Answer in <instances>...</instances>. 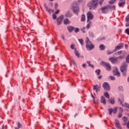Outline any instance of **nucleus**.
Listing matches in <instances>:
<instances>
[{"label": "nucleus", "mask_w": 129, "mask_h": 129, "mask_svg": "<svg viewBox=\"0 0 129 129\" xmlns=\"http://www.w3.org/2000/svg\"><path fill=\"white\" fill-rule=\"evenodd\" d=\"M86 47L87 50H89V51H91V50H93V49H94V45L92 44V42L90 41L89 40V38L88 37H87L86 38Z\"/></svg>", "instance_id": "nucleus-1"}, {"label": "nucleus", "mask_w": 129, "mask_h": 129, "mask_svg": "<svg viewBox=\"0 0 129 129\" xmlns=\"http://www.w3.org/2000/svg\"><path fill=\"white\" fill-rule=\"evenodd\" d=\"M98 0H92L88 4L89 10H95L97 8Z\"/></svg>", "instance_id": "nucleus-2"}, {"label": "nucleus", "mask_w": 129, "mask_h": 129, "mask_svg": "<svg viewBox=\"0 0 129 129\" xmlns=\"http://www.w3.org/2000/svg\"><path fill=\"white\" fill-rule=\"evenodd\" d=\"M126 70H127V64L124 62L120 67V71L122 72L123 76H126Z\"/></svg>", "instance_id": "nucleus-3"}, {"label": "nucleus", "mask_w": 129, "mask_h": 129, "mask_svg": "<svg viewBox=\"0 0 129 129\" xmlns=\"http://www.w3.org/2000/svg\"><path fill=\"white\" fill-rule=\"evenodd\" d=\"M100 64V65H102V66L105 67L107 71H110V70H111V67L109 63L101 61Z\"/></svg>", "instance_id": "nucleus-4"}, {"label": "nucleus", "mask_w": 129, "mask_h": 129, "mask_svg": "<svg viewBox=\"0 0 129 129\" xmlns=\"http://www.w3.org/2000/svg\"><path fill=\"white\" fill-rule=\"evenodd\" d=\"M87 23H88L89 21H91L92 20H93V18H94V16H93V14L90 11L87 13Z\"/></svg>", "instance_id": "nucleus-5"}, {"label": "nucleus", "mask_w": 129, "mask_h": 129, "mask_svg": "<svg viewBox=\"0 0 129 129\" xmlns=\"http://www.w3.org/2000/svg\"><path fill=\"white\" fill-rule=\"evenodd\" d=\"M102 86L104 88V90H105V91H109V90H110V87L109 86V85L108 84V83H103Z\"/></svg>", "instance_id": "nucleus-6"}, {"label": "nucleus", "mask_w": 129, "mask_h": 129, "mask_svg": "<svg viewBox=\"0 0 129 129\" xmlns=\"http://www.w3.org/2000/svg\"><path fill=\"white\" fill-rule=\"evenodd\" d=\"M72 10H73L74 14H76V15H78L80 11L79 7L78 6H73L72 8Z\"/></svg>", "instance_id": "nucleus-7"}, {"label": "nucleus", "mask_w": 129, "mask_h": 129, "mask_svg": "<svg viewBox=\"0 0 129 129\" xmlns=\"http://www.w3.org/2000/svg\"><path fill=\"white\" fill-rule=\"evenodd\" d=\"M108 110L109 111V114L110 115H111V114L112 113V112H113L114 114H115V113H116L117 111V107H114L113 109L110 108V109H108Z\"/></svg>", "instance_id": "nucleus-8"}, {"label": "nucleus", "mask_w": 129, "mask_h": 129, "mask_svg": "<svg viewBox=\"0 0 129 129\" xmlns=\"http://www.w3.org/2000/svg\"><path fill=\"white\" fill-rule=\"evenodd\" d=\"M64 19V16L63 15L60 16L58 18H57V26H59V25H61L62 24V21H63V19Z\"/></svg>", "instance_id": "nucleus-9"}, {"label": "nucleus", "mask_w": 129, "mask_h": 129, "mask_svg": "<svg viewBox=\"0 0 129 129\" xmlns=\"http://www.w3.org/2000/svg\"><path fill=\"white\" fill-rule=\"evenodd\" d=\"M118 5L120 8H123L125 6V0H119Z\"/></svg>", "instance_id": "nucleus-10"}, {"label": "nucleus", "mask_w": 129, "mask_h": 129, "mask_svg": "<svg viewBox=\"0 0 129 129\" xmlns=\"http://www.w3.org/2000/svg\"><path fill=\"white\" fill-rule=\"evenodd\" d=\"M123 47V43H120L119 44H118L114 49V51L116 52L118 50H120V49H122V47Z\"/></svg>", "instance_id": "nucleus-11"}, {"label": "nucleus", "mask_w": 129, "mask_h": 129, "mask_svg": "<svg viewBox=\"0 0 129 129\" xmlns=\"http://www.w3.org/2000/svg\"><path fill=\"white\" fill-rule=\"evenodd\" d=\"M101 11L102 13V14H107L108 12V8H107V6H105L104 7H102L101 8Z\"/></svg>", "instance_id": "nucleus-12"}, {"label": "nucleus", "mask_w": 129, "mask_h": 129, "mask_svg": "<svg viewBox=\"0 0 129 129\" xmlns=\"http://www.w3.org/2000/svg\"><path fill=\"white\" fill-rule=\"evenodd\" d=\"M114 124H115V126L117 127V128L121 129L120 124H119V121H118L117 119H115Z\"/></svg>", "instance_id": "nucleus-13"}, {"label": "nucleus", "mask_w": 129, "mask_h": 129, "mask_svg": "<svg viewBox=\"0 0 129 129\" xmlns=\"http://www.w3.org/2000/svg\"><path fill=\"white\" fill-rule=\"evenodd\" d=\"M93 90H95L96 92H98V91H100V86L96 85H93Z\"/></svg>", "instance_id": "nucleus-14"}, {"label": "nucleus", "mask_w": 129, "mask_h": 129, "mask_svg": "<svg viewBox=\"0 0 129 129\" xmlns=\"http://www.w3.org/2000/svg\"><path fill=\"white\" fill-rule=\"evenodd\" d=\"M113 74L114 75H116L118 77L120 76V73L118 72V69L117 68H116L115 70L113 71Z\"/></svg>", "instance_id": "nucleus-15"}, {"label": "nucleus", "mask_w": 129, "mask_h": 129, "mask_svg": "<svg viewBox=\"0 0 129 129\" xmlns=\"http://www.w3.org/2000/svg\"><path fill=\"white\" fill-rule=\"evenodd\" d=\"M44 7L46 11L49 14V15H51V9L48 8V6H47V5L46 4H44Z\"/></svg>", "instance_id": "nucleus-16"}, {"label": "nucleus", "mask_w": 129, "mask_h": 129, "mask_svg": "<svg viewBox=\"0 0 129 129\" xmlns=\"http://www.w3.org/2000/svg\"><path fill=\"white\" fill-rule=\"evenodd\" d=\"M74 29H75L74 28V27L72 26H69L68 27V30L69 33H72V32H73V31H74Z\"/></svg>", "instance_id": "nucleus-17"}, {"label": "nucleus", "mask_w": 129, "mask_h": 129, "mask_svg": "<svg viewBox=\"0 0 129 129\" xmlns=\"http://www.w3.org/2000/svg\"><path fill=\"white\" fill-rule=\"evenodd\" d=\"M101 103H103L104 105H105V104H106V100H105V97H104V96L101 97Z\"/></svg>", "instance_id": "nucleus-18"}, {"label": "nucleus", "mask_w": 129, "mask_h": 129, "mask_svg": "<svg viewBox=\"0 0 129 129\" xmlns=\"http://www.w3.org/2000/svg\"><path fill=\"white\" fill-rule=\"evenodd\" d=\"M109 60L111 63H116L117 61V58H114V57H111L109 58Z\"/></svg>", "instance_id": "nucleus-19"}, {"label": "nucleus", "mask_w": 129, "mask_h": 129, "mask_svg": "<svg viewBox=\"0 0 129 129\" xmlns=\"http://www.w3.org/2000/svg\"><path fill=\"white\" fill-rule=\"evenodd\" d=\"M122 120H123V125H126V121H127V118L125 117V116L122 117Z\"/></svg>", "instance_id": "nucleus-20"}, {"label": "nucleus", "mask_w": 129, "mask_h": 129, "mask_svg": "<svg viewBox=\"0 0 129 129\" xmlns=\"http://www.w3.org/2000/svg\"><path fill=\"white\" fill-rule=\"evenodd\" d=\"M107 8H108V10H114L115 9V6L114 5H107Z\"/></svg>", "instance_id": "nucleus-21"}, {"label": "nucleus", "mask_w": 129, "mask_h": 129, "mask_svg": "<svg viewBox=\"0 0 129 129\" xmlns=\"http://www.w3.org/2000/svg\"><path fill=\"white\" fill-rule=\"evenodd\" d=\"M63 24H64V25H69V24H70V21H69L68 19L66 18L64 20Z\"/></svg>", "instance_id": "nucleus-22"}, {"label": "nucleus", "mask_w": 129, "mask_h": 129, "mask_svg": "<svg viewBox=\"0 0 129 129\" xmlns=\"http://www.w3.org/2000/svg\"><path fill=\"white\" fill-rule=\"evenodd\" d=\"M109 102H110L111 104H114L115 103L114 98H111L109 100Z\"/></svg>", "instance_id": "nucleus-23"}, {"label": "nucleus", "mask_w": 129, "mask_h": 129, "mask_svg": "<svg viewBox=\"0 0 129 129\" xmlns=\"http://www.w3.org/2000/svg\"><path fill=\"white\" fill-rule=\"evenodd\" d=\"M99 48L101 51H103L105 49V46L103 44H101L99 46Z\"/></svg>", "instance_id": "nucleus-24"}, {"label": "nucleus", "mask_w": 129, "mask_h": 129, "mask_svg": "<svg viewBox=\"0 0 129 129\" xmlns=\"http://www.w3.org/2000/svg\"><path fill=\"white\" fill-rule=\"evenodd\" d=\"M75 54L78 57V58H80V54H79V53L78 52V51L77 50H76L75 51Z\"/></svg>", "instance_id": "nucleus-25"}, {"label": "nucleus", "mask_w": 129, "mask_h": 129, "mask_svg": "<svg viewBox=\"0 0 129 129\" xmlns=\"http://www.w3.org/2000/svg\"><path fill=\"white\" fill-rule=\"evenodd\" d=\"M81 22H84L85 21V15H82L81 19Z\"/></svg>", "instance_id": "nucleus-26"}, {"label": "nucleus", "mask_w": 129, "mask_h": 129, "mask_svg": "<svg viewBox=\"0 0 129 129\" xmlns=\"http://www.w3.org/2000/svg\"><path fill=\"white\" fill-rule=\"evenodd\" d=\"M104 96L106 97V98H109V94L108 92H105L104 94Z\"/></svg>", "instance_id": "nucleus-27"}, {"label": "nucleus", "mask_w": 129, "mask_h": 129, "mask_svg": "<svg viewBox=\"0 0 129 129\" xmlns=\"http://www.w3.org/2000/svg\"><path fill=\"white\" fill-rule=\"evenodd\" d=\"M114 49L112 51H110V50H107V53L108 54V55H110V54H112L113 53H114Z\"/></svg>", "instance_id": "nucleus-28"}, {"label": "nucleus", "mask_w": 129, "mask_h": 129, "mask_svg": "<svg viewBox=\"0 0 129 129\" xmlns=\"http://www.w3.org/2000/svg\"><path fill=\"white\" fill-rule=\"evenodd\" d=\"M66 16L67 17V18H71V17H72V14H71V13H68L66 15Z\"/></svg>", "instance_id": "nucleus-29"}, {"label": "nucleus", "mask_w": 129, "mask_h": 129, "mask_svg": "<svg viewBox=\"0 0 129 129\" xmlns=\"http://www.w3.org/2000/svg\"><path fill=\"white\" fill-rule=\"evenodd\" d=\"M87 64H88L90 67H92V68H94V66L90 64V61H87Z\"/></svg>", "instance_id": "nucleus-30"}, {"label": "nucleus", "mask_w": 129, "mask_h": 129, "mask_svg": "<svg viewBox=\"0 0 129 129\" xmlns=\"http://www.w3.org/2000/svg\"><path fill=\"white\" fill-rule=\"evenodd\" d=\"M89 35H90L91 38H93H93H94V34H93V32H90Z\"/></svg>", "instance_id": "nucleus-31"}, {"label": "nucleus", "mask_w": 129, "mask_h": 129, "mask_svg": "<svg viewBox=\"0 0 129 129\" xmlns=\"http://www.w3.org/2000/svg\"><path fill=\"white\" fill-rule=\"evenodd\" d=\"M90 25H91V22L89 21V23L86 26V28L88 29V30L89 29V28H90Z\"/></svg>", "instance_id": "nucleus-32"}, {"label": "nucleus", "mask_w": 129, "mask_h": 129, "mask_svg": "<svg viewBox=\"0 0 129 129\" xmlns=\"http://www.w3.org/2000/svg\"><path fill=\"white\" fill-rule=\"evenodd\" d=\"M125 61H126V63H129V54L126 57Z\"/></svg>", "instance_id": "nucleus-33"}, {"label": "nucleus", "mask_w": 129, "mask_h": 129, "mask_svg": "<svg viewBox=\"0 0 129 129\" xmlns=\"http://www.w3.org/2000/svg\"><path fill=\"white\" fill-rule=\"evenodd\" d=\"M122 106H125V107H126V108H129V104L127 103H125L124 105H122Z\"/></svg>", "instance_id": "nucleus-34"}, {"label": "nucleus", "mask_w": 129, "mask_h": 129, "mask_svg": "<svg viewBox=\"0 0 129 129\" xmlns=\"http://www.w3.org/2000/svg\"><path fill=\"white\" fill-rule=\"evenodd\" d=\"M115 1L116 0H111L109 2V4H110V5H112L114 4V2H115Z\"/></svg>", "instance_id": "nucleus-35"}, {"label": "nucleus", "mask_w": 129, "mask_h": 129, "mask_svg": "<svg viewBox=\"0 0 129 129\" xmlns=\"http://www.w3.org/2000/svg\"><path fill=\"white\" fill-rule=\"evenodd\" d=\"M52 18L53 20H56V19H57V16H56V14H52Z\"/></svg>", "instance_id": "nucleus-36"}, {"label": "nucleus", "mask_w": 129, "mask_h": 129, "mask_svg": "<svg viewBox=\"0 0 129 129\" xmlns=\"http://www.w3.org/2000/svg\"><path fill=\"white\" fill-rule=\"evenodd\" d=\"M122 50L119 51L116 53V55H120V54H122Z\"/></svg>", "instance_id": "nucleus-37"}, {"label": "nucleus", "mask_w": 129, "mask_h": 129, "mask_svg": "<svg viewBox=\"0 0 129 129\" xmlns=\"http://www.w3.org/2000/svg\"><path fill=\"white\" fill-rule=\"evenodd\" d=\"M78 41L79 42H80L81 45H83V39H78Z\"/></svg>", "instance_id": "nucleus-38"}, {"label": "nucleus", "mask_w": 129, "mask_h": 129, "mask_svg": "<svg viewBox=\"0 0 129 129\" xmlns=\"http://www.w3.org/2000/svg\"><path fill=\"white\" fill-rule=\"evenodd\" d=\"M17 125H18V128H21V127H22V124L20 123V122H18L17 123Z\"/></svg>", "instance_id": "nucleus-39"}, {"label": "nucleus", "mask_w": 129, "mask_h": 129, "mask_svg": "<svg viewBox=\"0 0 129 129\" xmlns=\"http://www.w3.org/2000/svg\"><path fill=\"white\" fill-rule=\"evenodd\" d=\"M54 9L55 10H57V9H58V3H55Z\"/></svg>", "instance_id": "nucleus-40"}, {"label": "nucleus", "mask_w": 129, "mask_h": 129, "mask_svg": "<svg viewBox=\"0 0 129 129\" xmlns=\"http://www.w3.org/2000/svg\"><path fill=\"white\" fill-rule=\"evenodd\" d=\"M109 78L110 79H111V80H113V81L115 80V78H114V77L113 76H110Z\"/></svg>", "instance_id": "nucleus-41"}, {"label": "nucleus", "mask_w": 129, "mask_h": 129, "mask_svg": "<svg viewBox=\"0 0 129 129\" xmlns=\"http://www.w3.org/2000/svg\"><path fill=\"white\" fill-rule=\"evenodd\" d=\"M125 32L129 36V28L125 29Z\"/></svg>", "instance_id": "nucleus-42"}, {"label": "nucleus", "mask_w": 129, "mask_h": 129, "mask_svg": "<svg viewBox=\"0 0 129 129\" xmlns=\"http://www.w3.org/2000/svg\"><path fill=\"white\" fill-rule=\"evenodd\" d=\"M96 73L97 74V75H99L100 74V70H96Z\"/></svg>", "instance_id": "nucleus-43"}, {"label": "nucleus", "mask_w": 129, "mask_h": 129, "mask_svg": "<svg viewBox=\"0 0 129 129\" xmlns=\"http://www.w3.org/2000/svg\"><path fill=\"white\" fill-rule=\"evenodd\" d=\"M75 33H78V32H79V28H75Z\"/></svg>", "instance_id": "nucleus-44"}, {"label": "nucleus", "mask_w": 129, "mask_h": 129, "mask_svg": "<svg viewBox=\"0 0 129 129\" xmlns=\"http://www.w3.org/2000/svg\"><path fill=\"white\" fill-rule=\"evenodd\" d=\"M60 13V10H57L54 13L55 15H58Z\"/></svg>", "instance_id": "nucleus-45"}, {"label": "nucleus", "mask_w": 129, "mask_h": 129, "mask_svg": "<svg viewBox=\"0 0 129 129\" xmlns=\"http://www.w3.org/2000/svg\"><path fill=\"white\" fill-rule=\"evenodd\" d=\"M127 128L129 129V120L126 123Z\"/></svg>", "instance_id": "nucleus-46"}, {"label": "nucleus", "mask_w": 129, "mask_h": 129, "mask_svg": "<svg viewBox=\"0 0 129 129\" xmlns=\"http://www.w3.org/2000/svg\"><path fill=\"white\" fill-rule=\"evenodd\" d=\"M118 89H119V90L122 91V90H123V88L122 86H119Z\"/></svg>", "instance_id": "nucleus-47"}, {"label": "nucleus", "mask_w": 129, "mask_h": 129, "mask_svg": "<svg viewBox=\"0 0 129 129\" xmlns=\"http://www.w3.org/2000/svg\"><path fill=\"white\" fill-rule=\"evenodd\" d=\"M104 1V0H100L99 1V4L101 6Z\"/></svg>", "instance_id": "nucleus-48"}, {"label": "nucleus", "mask_w": 129, "mask_h": 129, "mask_svg": "<svg viewBox=\"0 0 129 129\" xmlns=\"http://www.w3.org/2000/svg\"><path fill=\"white\" fill-rule=\"evenodd\" d=\"M122 116V114H121V113H119L118 114L119 118H120V117H121Z\"/></svg>", "instance_id": "nucleus-49"}, {"label": "nucleus", "mask_w": 129, "mask_h": 129, "mask_svg": "<svg viewBox=\"0 0 129 129\" xmlns=\"http://www.w3.org/2000/svg\"><path fill=\"white\" fill-rule=\"evenodd\" d=\"M119 110L120 112H122L123 111V110L122 109V108L120 107L119 108Z\"/></svg>", "instance_id": "nucleus-50"}, {"label": "nucleus", "mask_w": 129, "mask_h": 129, "mask_svg": "<svg viewBox=\"0 0 129 129\" xmlns=\"http://www.w3.org/2000/svg\"><path fill=\"white\" fill-rule=\"evenodd\" d=\"M82 2H83V0H78V4H80V3H82Z\"/></svg>", "instance_id": "nucleus-51"}, {"label": "nucleus", "mask_w": 129, "mask_h": 129, "mask_svg": "<svg viewBox=\"0 0 129 129\" xmlns=\"http://www.w3.org/2000/svg\"><path fill=\"white\" fill-rule=\"evenodd\" d=\"M71 49H74V44H72L71 45Z\"/></svg>", "instance_id": "nucleus-52"}, {"label": "nucleus", "mask_w": 129, "mask_h": 129, "mask_svg": "<svg viewBox=\"0 0 129 129\" xmlns=\"http://www.w3.org/2000/svg\"><path fill=\"white\" fill-rule=\"evenodd\" d=\"M83 68H85L86 67V64L85 63L83 64L82 65Z\"/></svg>", "instance_id": "nucleus-53"}, {"label": "nucleus", "mask_w": 129, "mask_h": 129, "mask_svg": "<svg viewBox=\"0 0 129 129\" xmlns=\"http://www.w3.org/2000/svg\"><path fill=\"white\" fill-rule=\"evenodd\" d=\"M117 59H120V60H122V56H119V57H117Z\"/></svg>", "instance_id": "nucleus-54"}, {"label": "nucleus", "mask_w": 129, "mask_h": 129, "mask_svg": "<svg viewBox=\"0 0 129 129\" xmlns=\"http://www.w3.org/2000/svg\"><path fill=\"white\" fill-rule=\"evenodd\" d=\"M103 39H104V38L98 39V42H99V41H101V40H103Z\"/></svg>", "instance_id": "nucleus-55"}, {"label": "nucleus", "mask_w": 129, "mask_h": 129, "mask_svg": "<svg viewBox=\"0 0 129 129\" xmlns=\"http://www.w3.org/2000/svg\"><path fill=\"white\" fill-rule=\"evenodd\" d=\"M101 78H102V76H100L98 77V79H101Z\"/></svg>", "instance_id": "nucleus-56"}, {"label": "nucleus", "mask_w": 129, "mask_h": 129, "mask_svg": "<svg viewBox=\"0 0 129 129\" xmlns=\"http://www.w3.org/2000/svg\"><path fill=\"white\" fill-rule=\"evenodd\" d=\"M52 13H54V9L51 10V14H52Z\"/></svg>", "instance_id": "nucleus-57"}, {"label": "nucleus", "mask_w": 129, "mask_h": 129, "mask_svg": "<svg viewBox=\"0 0 129 129\" xmlns=\"http://www.w3.org/2000/svg\"><path fill=\"white\" fill-rule=\"evenodd\" d=\"M92 95V98H93V99H95V98L94 97L93 95H92V94H91Z\"/></svg>", "instance_id": "nucleus-58"}, {"label": "nucleus", "mask_w": 129, "mask_h": 129, "mask_svg": "<svg viewBox=\"0 0 129 129\" xmlns=\"http://www.w3.org/2000/svg\"><path fill=\"white\" fill-rule=\"evenodd\" d=\"M77 115H78V113H76L75 114V116H74V117H76V116H77Z\"/></svg>", "instance_id": "nucleus-59"}, {"label": "nucleus", "mask_w": 129, "mask_h": 129, "mask_svg": "<svg viewBox=\"0 0 129 129\" xmlns=\"http://www.w3.org/2000/svg\"><path fill=\"white\" fill-rule=\"evenodd\" d=\"M4 126H5V124H3V125H2V129H5Z\"/></svg>", "instance_id": "nucleus-60"}, {"label": "nucleus", "mask_w": 129, "mask_h": 129, "mask_svg": "<svg viewBox=\"0 0 129 129\" xmlns=\"http://www.w3.org/2000/svg\"><path fill=\"white\" fill-rule=\"evenodd\" d=\"M125 48H127V47H128V45H127V44H125Z\"/></svg>", "instance_id": "nucleus-61"}, {"label": "nucleus", "mask_w": 129, "mask_h": 129, "mask_svg": "<svg viewBox=\"0 0 129 129\" xmlns=\"http://www.w3.org/2000/svg\"><path fill=\"white\" fill-rule=\"evenodd\" d=\"M62 38L63 40H65V38L64 37V36L63 35L62 36Z\"/></svg>", "instance_id": "nucleus-62"}, {"label": "nucleus", "mask_w": 129, "mask_h": 129, "mask_svg": "<svg viewBox=\"0 0 129 129\" xmlns=\"http://www.w3.org/2000/svg\"><path fill=\"white\" fill-rule=\"evenodd\" d=\"M127 81H128V82H129V77L127 79Z\"/></svg>", "instance_id": "nucleus-63"}, {"label": "nucleus", "mask_w": 129, "mask_h": 129, "mask_svg": "<svg viewBox=\"0 0 129 129\" xmlns=\"http://www.w3.org/2000/svg\"><path fill=\"white\" fill-rule=\"evenodd\" d=\"M112 129H115V127H113Z\"/></svg>", "instance_id": "nucleus-64"}]
</instances>
